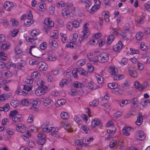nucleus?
<instances>
[{
    "mask_svg": "<svg viewBox=\"0 0 150 150\" xmlns=\"http://www.w3.org/2000/svg\"><path fill=\"white\" fill-rule=\"evenodd\" d=\"M73 86L75 88H81L84 86V85L83 83L79 81H75L73 83Z\"/></svg>",
    "mask_w": 150,
    "mask_h": 150,
    "instance_id": "nucleus-17",
    "label": "nucleus"
},
{
    "mask_svg": "<svg viewBox=\"0 0 150 150\" xmlns=\"http://www.w3.org/2000/svg\"><path fill=\"white\" fill-rule=\"evenodd\" d=\"M29 63L30 65H34L35 64H38L39 62L37 60L34 59H31L29 61Z\"/></svg>",
    "mask_w": 150,
    "mask_h": 150,
    "instance_id": "nucleus-64",
    "label": "nucleus"
},
{
    "mask_svg": "<svg viewBox=\"0 0 150 150\" xmlns=\"http://www.w3.org/2000/svg\"><path fill=\"white\" fill-rule=\"evenodd\" d=\"M123 46L122 42L120 40H119L117 44L113 46V50L115 52H118L122 49Z\"/></svg>",
    "mask_w": 150,
    "mask_h": 150,
    "instance_id": "nucleus-12",
    "label": "nucleus"
},
{
    "mask_svg": "<svg viewBox=\"0 0 150 150\" xmlns=\"http://www.w3.org/2000/svg\"><path fill=\"white\" fill-rule=\"evenodd\" d=\"M108 86L111 89H114L117 88V84L115 83H109L108 84Z\"/></svg>",
    "mask_w": 150,
    "mask_h": 150,
    "instance_id": "nucleus-42",
    "label": "nucleus"
},
{
    "mask_svg": "<svg viewBox=\"0 0 150 150\" xmlns=\"http://www.w3.org/2000/svg\"><path fill=\"white\" fill-rule=\"evenodd\" d=\"M32 86L30 85H24L23 88V92L25 93H28L30 91L32 90Z\"/></svg>",
    "mask_w": 150,
    "mask_h": 150,
    "instance_id": "nucleus-21",
    "label": "nucleus"
},
{
    "mask_svg": "<svg viewBox=\"0 0 150 150\" xmlns=\"http://www.w3.org/2000/svg\"><path fill=\"white\" fill-rule=\"evenodd\" d=\"M11 104L14 108L16 107L18 105L17 100H12L11 102Z\"/></svg>",
    "mask_w": 150,
    "mask_h": 150,
    "instance_id": "nucleus-57",
    "label": "nucleus"
},
{
    "mask_svg": "<svg viewBox=\"0 0 150 150\" xmlns=\"http://www.w3.org/2000/svg\"><path fill=\"white\" fill-rule=\"evenodd\" d=\"M109 72L111 75L115 76L117 74L118 72L117 70L114 67H111L109 69Z\"/></svg>",
    "mask_w": 150,
    "mask_h": 150,
    "instance_id": "nucleus-32",
    "label": "nucleus"
},
{
    "mask_svg": "<svg viewBox=\"0 0 150 150\" xmlns=\"http://www.w3.org/2000/svg\"><path fill=\"white\" fill-rule=\"evenodd\" d=\"M70 13V10L66 8H64L61 12L62 16L64 18H67L69 17Z\"/></svg>",
    "mask_w": 150,
    "mask_h": 150,
    "instance_id": "nucleus-13",
    "label": "nucleus"
},
{
    "mask_svg": "<svg viewBox=\"0 0 150 150\" xmlns=\"http://www.w3.org/2000/svg\"><path fill=\"white\" fill-rule=\"evenodd\" d=\"M95 77L96 78L98 83L99 84H101L103 81V78L100 75L96 74L95 75Z\"/></svg>",
    "mask_w": 150,
    "mask_h": 150,
    "instance_id": "nucleus-34",
    "label": "nucleus"
},
{
    "mask_svg": "<svg viewBox=\"0 0 150 150\" xmlns=\"http://www.w3.org/2000/svg\"><path fill=\"white\" fill-rule=\"evenodd\" d=\"M44 103L45 105L47 107H50L52 105V101L49 98H45L44 100Z\"/></svg>",
    "mask_w": 150,
    "mask_h": 150,
    "instance_id": "nucleus-19",
    "label": "nucleus"
},
{
    "mask_svg": "<svg viewBox=\"0 0 150 150\" xmlns=\"http://www.w3.org/2000/svg\"><path fill=\"white\" fill-rule=\"evenodd\" d=\"M129 73L131 76L134 77H136L137 76V74L136 71L135 70H129Z\"/></svg>",
    "mask_w": 150,
    "mask_h": 150,
    "instance_id": "nucleus-52",
    "label": "nucleus"
},
{
    "mask_svg": "<svg viewBox=\"0 0 150 150\" xmlns=\"http://www.w3.org/2000/svg\"><path fill=\"white\" fill-rule=\"evenodd\" d=\"M33 19L26 18L24 21V24L27 27L33 23Z\"/></svg>",
    "mask_w": 150,
    "mask_h": 150,
    "instance_id": "nucleus-27",
    "label": "nucleus"
},
{
    "mask_svg": "<svg viewBox=\"0 0 150 150\" xmlns=\"http://www.w3.org/2000/svg\"><path fill=\"white\" fill-rule=\"evenodd\" d=\"M51 37L55 39H57L59 38L58 33L57 30L52 31L50 34Z\"/></svg>",
    "mask_w": 150,
    "mask_h": 150,
    "instance_id": "nucleus-23",
    "label": "nucleus"
},
{
    "mask_svg": "<svg viewBox=\"0 0 150 150\" xmlns=\"http://www.w3.org/2000/svg\"><path fill=\"white\" fill-rule=\"evenodd\" d=\"M21 103L23 105L25 106H28L29 104V102L27 99L22 100Z\"/></svg>",
    "mask_w": 150,
    "mask_h": 150,
    "instance_id": "nucleus-59",
    "label": "nucleus"
},
{
    "mask_svg": "<svg viewBox=\"0 0 150 150\" xmlns=\"http://www.w3.org/2000/svg\"><path fill=\"white\" fill-rule=\"evenodd\" d=\"M40 76V74L39 72L37 71H34L31 74V77L32 79H38Z\"/></svg>",
    "mask_w": 150,
    "mask_h": 150,
    "instance_id": "nucleus-25",
    "label": "nucleus"
},
{
    "mask_svg": "<svg viewBox=\"0 0 150 150\" xmlns=\"http://www.w3.org/2000/svg\"><path fill=\"white\" fill-rule=\"evenodd\" d=\"M66 102V100L64 99H61L58 100L57 103L58 105L59 106H61L65 104Z\"/></svg>",
    "mask_w": 150,
    "mask_h": 150,
    "instance_id": "nucleus-53",
    "label": "nucleus"
},
{
    "mask_svg": "<svg viewBox=\"0 0 150 150\" xmlns=\"http://www.w3.org/2000/svg\"><path fill=\"white\" fill-rule=\"evenodd\" d=\"M81 131L83 133L88 134L89 131V129L86 126L82 125L81 128Z\"/></svg>",
    "mask_w": 150,
    "mask_h": 150,
    "instance_id": "nucleus-35",
    "label": "nucleus"
},
{
    "mask_svg": "<svg viewBox=\"0 0 150 150\" xmlns=\"http://www.w3.org/2000/svg\"><path fill=\"white\" fill-rule=\"evenodd\" d=\"M57 59V57L53 54H48L46 58V60L48 61H55Z\"/></svg>",
    "mask_w": 150,
    "mask_h": 150,
    "instance_id": "nucleus-18",
    "label": "nucleus"
},
{
    "mask_svg": "<svg viewBox=\"0 0 150 150\" xmlns=\"http://www.w3.org/2000/svg\"><path fill=\"white\" fill-rule=\"evenodd\" d=\"M37 8L39 11H45L46 9V4L43 3H38L37 5Z\"/></svg>",
    "mask_w": 150,
    "mask_h": 150,
    "instance_id": "nucleus-15",
    "label": "nucleus"
},
{
    "mask_svg": "<svg viewBox=\"0 0 150 150\" xmlns=\"http://www.w3.org/2000/svg\"><path fill=\"white\" fill-rule=\"evenodd\" d=\"M86 61L85 59H81L77 62L76 65L78 66L81 67L84 65Z\"/></svg>",
    "mask_w": 150,
    "mask_h": 150,
    "instance_id": "nucleus-39",
    "label": "nucleus"
},
{
    "mask_svg": "<svg viewBox=\"0 0 150 150\" xmlns=\"http://www.w3.org/2000/svg\"><path fill=\"white\" fill-rule=\"evenodd\" d=\"M49 11L50 14H53L55 12V6L53 5H52L49 8Z\"/></svg>",
    "mask_w": 150,
    "mask_h": 150,
    "instance_id": "nucleus-47",
    "label": "nucleus"
},
{
    "mask_svg": "<svg viewBox=\"0 0 150 150\" xmlns=\"http://www.w3.org/2000/svg\"><path fill=\"white\" fill-rule=\"evenodd\" d=\"M38 138L39 140L38 144L41 145H43L46 142L45 136L42 134L40 133L38 135Z\"/></svg>",
    "mask_w": 150,
    "mask_h": 150,
    "instance_id": "nucleus-5",
    "label": "nucleus"
},
{
    "mask_svg": "<svg viewBox=\"0 0 150 150\" xmlns=\"http://www.w3.org/2000/svg\"><path fill=\"white\" fill-rule=\"evenodd\" d=\"M14 4L9 1L5 2L4 4V7L6 10L8 11H10L13 8Z\"/></svg>",
    "mask_w": 150,
    "mask_h": 150,
    "instance_id": "nucleus-4",
    "label": "nucleus"
},
{
    "mask_svg": "<svg viewBox=\"0 0 150 150\" xmlns=\"http://www.w3.org/2000/svg\"><path fill=\"white\" fill-rule=\"evenodd\" d=\"M37 84L39 88H44V86H45L44 82L42 80H38L37 81Z\"/></svg>",
    "mask_w": 150,
    "mask_h": 150,
    "instance_id": "nucleus-58",
    "label": "nucleus"
},
{
    "mask_svg": "<svg viewBox=\"0 0 150 150\" xmlns=\"http://www.w3.org/2000/svg\"><path fill=\"white\" fill-rule=\"evenodd\" d=\"M52 128L50 126V123L47 122L44 124L42 126V129L44 132H49L52 130Z\"/></svg>",
    "mask_w": 150,
    "mask_h": 150,
    "instance_id": "nucleus-7",
    "label": "nucleus"
},
{
    "mask_svg": "<svg viewBox=\"0 0 150 150\" xmlns=\"http://www.w3.org/2000/svg\"><path fill=\"white\" fill-rule=\"evenodd\" d=\"M18 112L16 110L11 111L9 114V117L11 119H12L16 116V115L18 114Z\"/></svg>",
    "mask_w": 150,
    "mask_h": 150,
    "instance_id": "nucleus-30",
    "label": "nucleus"
},
{
    "mask_svg": "<svg viewBox=\"0 0 150 150\" xmlns=\"http://www.w3.org/2000/svg\"><path fill=\"white\" fill-rule=\"evenodd\" d=\"M37 67L41 71H46L48 68L47 65L43 62H39L37 65Z\"/></svg>",
    "mask_w": 150,
    "mask_h": 150,
    "instance_id": "nucleus-6",
    "label": "nucleus"
},
{
    "mask_svg": "<svg viewBox=\"0 0 150 150\" xmlns=\"http://www.w3.org/2000/svg\"><path fill=\"white\" fill-rule=\"evenodd\" d=\"M60 116L64 120H67L69 117V114L67 112H62L60 114Z\"/></svg>",
    "mask_w": 150,
    "mask_h": 150,
    "instance_id": "nucleus-26",
    "label": "nucleus"
},
{
    "mask_svg": "<svg viewBox=\"0 0 150 150\" xmlns=\"http://www.w3.org/2000/svg\"><path fill=\"white\" fill-rule=\"evenodd\" d=\"M7 54L3 52H0V58L3 61H5L7 59Z\"/></svg>",
    "mask_w": 150,
    "mask_h": 150,
    "instance_id": "nucleus-38",
    "label": "nucleus"
},
{
    "mask_svg": "<svg viewBox=\"0 0 150 150\" xmlns=\"http://www.w3.org/2000/svg\"><path fill=\"white\" fill-rule=\"evenodd\" d=\"M12 120L16 123V124L19 125L21 122V118L20 117L16 116L11 119Z\"/></svg>",
    "mask_w": 150,
    "mask_h": 150,
    "instance_id": "nucleus-28",
    "label": "nucleus"
},
{
    "mask_svg": "<svg viewBox=\"0 0 150 150\" xmlns=\"http://www.w3.org/2000/svg\"><path fill=\"white\" fill-rule=\"evenodd\" d=\"M82 33L83 34V37L85 38H87L90 34L89 30H83Z\"/></svg>",
    "mask_w": 150,
    "mask_h": 150,
    "instance_id": "nucleus-48",
    "label": "nucleus"
},
{
    "mask_svg": "<svg viewBox=\"0 0 150 150\" xmlns=\"http://www.w3.org/2000/svg\"><path fill=\"white\" fill-rule=\"evenodd\" d=\"M69 84V81L66 79H62L59 83V86L60 87H63L64 85H67Z\"/></svg>",
    "mask_w": 150,
    "mask_h": 150,
    "instance_id": "nucleus-37",
    "label": "nucleus"
},
{
    "mask_svg": "<svg viewBox=\"0 0 150 150\" xmlns=\"http://www.w3.org/2000/svg\"><path fill=\"white\" fill-rule=\"evenodd\" d=\"M15 54L16 55H21L22 53V50L18 47H16L15 48Z\"/></svg>",
    "mask_w": 150,
    "mask_h": 150,
    "instance_id": "nucleus-41",
    "label": "nucleus"
},
{
    "mask_svg": "<svg viewBox=\"0 0 150 150\" xmlns=\"http://www.w3.org/2000/svg\"><path fill=\"white\" fill-rule=\"evenodd\" d=\"M10 108L8 103H6L3 107H0V111H4V112H7L9 111Z\"/></svg>",
    "mask_w": 150,
    "mask_h": 150,
    "instance_id": "nucleus-20",
    "label": "nucleus"
},
{
    "mask_svg": "<svg viewBox=\"0 0 150 150\" xmlns=\"http://www.w3.org/2000/svg\"><path fill=\"white\" fill-rule=\"evenodd\" d=\"M98 56H96L92 59L91 62L93 64H96L97 62H99Z\"/></svg>",
    "mask_w": 150,
    "mask_h": 150,
    "instance_id": "nucleus-45",
    "label": "nucleus"
},
{
    "mask_svg": "<svg viewBox=\"0 0 150 150\" xmlns=\"http://www.w3.org/2000/svg\"><path fill=\"white\" fill-rule=\"evenodd\" d=\"M10 45L8 42L6 41L0 45V49L2 50L7 51L10 48Z\"/></svg>",
    "mask_w": 150,
    "mask_h": 150,
    "instance_id": "nucleus-9",
    "label": "nucleus"
},
{
    "mask_svg": "<svg viewBox=\"0 0 150 150\" xmlns=\"http://www.w3.org/2000/svg\"><path fill=\"white\" fill-rule=\"evenodd\" d=\"M142 118L141 116L138 117L137 121L135 122L136 125H140L142 123Z\"/></svg>",
    "mask_w": 150,
    "mask_h": 150,
    "instance_id": "nucleus-60",
    "label": "nucleus"
},
{
    "mask_svg": "<svg viewBox=\"0 0 150 150\" xmlns=\"http://www.w3.org/2000/svg\"><path fill=\"white\" fill-rule=\"evenodd\" d=\"M144 36L143 33L140 31L137 33L136 35V39L137 40H139L142 39Z\"/></svg>",
    "mask_w": 150,
    "mask_h": 150,
    "instance_id": "nucleus-43",
    "label": "nucleus"
},
{
    "mask_svg": "<svg viewBox=\"0 0 150 150\" xmlns=\"http://www.w3.org/2000/svg\"><path fill=\"white\" fill-rule=\"evenodd\" d=\"M138 69L139 70H141L144 68V66L143 64L141 63L140 62H138L137 63Z\"/></svg>",
    "mask_w": 150,
    "mask_h": 150,
    "instance_id": "nucleus-61",
    "label": "nucleus"
},
{
    "mask_svg": "<svg viewBox=\"0 0 150 150\" xmlns=\"http://www.w3.org/2000/svg\"><path fill=\"white\" fill-rule=\"evenodd\" d=\"M89 104L91 106H95L98 104V102L96 100H94L92 102H90Z\"/></svg>",
    "mask_w": 150,
    "mask_h": 150,
    "instance_id": "nucleus-62",
    "label": "nucleus"
},
{
    "mask_svg": "<svg viewBox=\"0 0 150 150\" xmlns=\"http://www.w3.org/2000/svg\"><path fill=\"white\" fill-rule=\"evenodd\" d=\"M16 129L18 132L23 133L25 132L26 128L23 124L20 123L16 125Z\"/></svg>",
    "mask_w": 150,
    "mask_h": 150,
    "instance_id": "nucleus-11",
    "label": "nucleus"
},
{
    "mask_svg": "<svg viewBox=\"0 0 150 150\" xmlns=\"http://www.w3.org/2000/svg\"><path fill=\"white\" fill-rule=\"evenodd\" d=\"M131 104L132 107L137 108L138 107V101L137 98H134L131 100Z\"/></svg>",
    "mask_w": 150,
    "mask_h": 150,
    "instance_id": "nucleus-16",
    "label": "nucleus"
},
{
    "mask_svg": "<svg viewBox=\"0 0 150 150\" xmlns=\"http://www.w3.org/2000/svg\"><path fill=\"white\" fill-rule=\"evenodd\" d=\"M78 93V91L75 89H71L70 92V95L73 96H75L77 95Z\"/></svg>",
    "mask_w": 150,
    "mask_h": 150,
    "instance_id": "nucleus-55",
    "label": "nucleus"
},
{
    "mask_svg": "<svg viewBox=\"0 0 150 150\" xmlns=\"http://www.w3.org/2000/svg\"><path fill=\"white\" fill-rule=\"evenodd\" d=\"M135 87L139 91L142 90L145 88V87L142 86L138 82H136L134 84Z\"/></svg>",
    "mask_w": 150,
    "mask_h": 150,
    "instance_id": "nucleus-33",
    "label": "nucleus"
},
{
    "mask_svg": "<svg viewBox=\"0 0 150 150\" xmlns=\"http://www.w3.org/2000/svg\"><path fill=\"white\" fill-rule=\"evenodd\" d=\"M76 47V44L72 42H68L66 45V47L67 48H70L71 49L74 48Z\"/></svg>",
    "mask_w": 150,
    "mask_h": 150,
    "instance_id": "nucleus-40",
    "label": "nucleus"
},
{
    "mask_svg": "<svg viewBox=\"0 0 150 150\" xmlns=\"http://www.w3.org/2000/svg\"><path fill=\"white\" fill-rule=\"evenodd\" d=\"M98 56L99 62L100 63H105L107 62L109 59L108 54L106 52H102Z\"/></svg>",
    "mask_w": 150,
    "mask_h": 150,
    "instance_id": "nucleus-1",
    "label": "nucleus"
},
{
    "mask_svg": "<svg viewBox=\"0 0 150 150\" xmlns=\"http://www.w3.org/2000/svg\"><path fill=\"white\" fill-rule=\"evenodd\" d=\"M115 39V37L113 35H110L107 38V43L110 45Z\"/></svg>",
    "mask_w": 150,
    "mask_h": 150,
    "instance_id": "nucleus-36",
    "label": "nucleus"
},
{
    "mask_svg": "<svg viewBox=\"0 0 150 150\" xmlns=\"http://www.w3.org/2000/svg\"><path fill=\"white\" fill-rule=\"evenodd\" d=\"M102 124L100 120L95 118L92 122L91 126L93 128H94L99 125L101 127L102 126Z\"/></svg>",
    "mask_w": 150,
    "mask_h": 150,
    "instance_id": "nucleus-8",
    "label": "nucleus"
},
{
    "mask_svg": "<svg viewBox=\"0 0 150 150\" xmlns=\"http://www.w3.org/2000/svg\"><path fill=\"white\" fill-rule=\"evenodd\" d=\"M117 144V141L116 140H113L110 143L109 146L110 148H112L115 147Z\"/></svg>",
    "mask_w": 150,
    "mask_h": 150,
    "instance_id": "nucleus-54",
    "label": "nucleus"
},
{
    "mask_svg": "<svg viewBox=\"0 0 150 150\" xmlns=\"http://www.w3.org/2000/svg\"><path fill=\"white\" fill-rule=\"evenodd\" d=\"M137 137L139 140H144L145 138V134L142 130H139L137 131Z\"/></svg>",
    "mask_w": 150,
    "mask_h": 150,
    "instance_id": "nucleus-14",
    "label": "nucleus"
},
{
    "mask_svg": "<svg viewBox=\"0 0 150 150\" xmlns=\"http://www.w3.org/2000/svg\"><path fill=\"white\" fill-rule=\"evenodd\" d=\"M78 35L76 33H74L73 35L70 36V40L72 42H75L78 38Z\"/></svg>",
    "mask_w": 150,
    "mask_h": 150,
    "instance_id": "nucleus-50",
    "label": "nucleus"
},
{
    "mask_svg": "<svg viewBox=\"0 0 150 150\" xmlns=\"http://www.w3.org/2000/svg\"><path fill=\"white\" fill-rule=\"evenodd\" d=\"M40 51V50L37 47L35 46H30L29 53L31 55L35 57V55H37Z\"/></svg>",
    "mask_w": 150,
    "mask_h": 150,
    "instance_id": "nucleus-2",
    "label": "nucleus"
},
{
    "mask_svg": "<svg viewBox=\"0 0 150 150\" xmlns=\"http://www.w3.org/2000/svg\"><path fill=\"white\" fill-rule=\"evenodd\" d=\"M47 43L45 42H43L40 45V48L42 50H45L47 47Z\"/></svg>",
    "mask_w": 150,
    "mask_h": 150,
    "instance_id": "nucleus-49",
    "label": "nucleus"
},
{
    "mask_svg": "<svg viewBox=\"0 0 150 150\" xmlns=\"http://www.w3.org/2000/svg\"><path fill=\"white\" fill-rule=\"evenodd\" d=\"M5 76L7 78H11L12 76V74L11 73L10 71H8L4 73Z\"/></svg>",
    "mask_w": 150,
    "mask_h": 150,
    "instance_id": "nucleus-63",
    "label": "nucleus"
},
{
    "mask_svg": "<svg viewBox=\"0 0 150 150\" xmlns=\"http://www.w3.org/2000/svg\"><path fill=\"white\" fill-rule=\"evenodd\" d=\"M89 88L91 90H95L98 88V86L95 83L92 82H89L88 83Z\"/></svg>",
    "mask_w": 150,
    "mask_h": 150,
    "instance_id": "nucleus-29",
    "label": "nucleus"
},
{
    "mask_svg": "<svg viewBox=\"0 0 150 150\" xmlns=\"http://www.w3.org/2000/svg\"><path fill=\"white\" fill-rule=\"evenodd\" d=\"M145 44V43L143 42L141 43L140 49L143 51H146L147 49V47Z\"/></svg>",
    "mask_w": 150,
    "mask_h": 150,
    "instance_id": "nucleus-51",
    "label": "nucleus"
},
{
    "mask_svg": "<svg viewBox=\"0 0 150 150\" xmlns=\"http://www.w3.org/2000/svg\"><path fill=\"white\" fill-rule=\"evenodd\" d=\"M124 78V76L123 75L121 74H119L117 75H116L114 76L113 79L115 80H119L120 79H122Z\"/></svg>",
    "mask_w": 150,
    "mask_h": 150,
    "instance_id": "nucleus-56",
    "label": "nucleus"
},
{
    "mask_svg": "<svg viewBox=\"0 0 150 150\" xmlns=\"http://www.w3.org/2000/svg\"><path fill=\"white\" fill-rule=\"evenodd\" d=\"M44 22L46 26L48 27H53L54 25V21H52L50 18H46L44 20Z\"/></svg>",
    "mask_w": 150,
    "mask_h": 150,
    "instance_id": "nucleus-10",
    "label": "nucleus"
},
{
    "mask_svg": "<svg viewBox=\"0 0 150 150\" xmlns=\"http://www.w3.org/2000/svg\"><path fill=\"white\" fill-rule=\"evenodd\" d=\"M10 22L13 26H16L18 24V21L13 18H11Z\"/></svg>",
    "mask_w": 150,
    "mask_h": 150,
    "instance_id": "nucleus-46",
    "label": "nucleus"
},
{
    "mask_svg": "<svg viewBox=\"0 0 150 150\" xmlns=\"http://www.w3.org/2000/svg\"><path fill=\"white\" fill-rule=\"evenodd\" d=\"M74 144L76 145L80 146H86L87 144H85L83 142V140L79 139L76 140L74 142Z\"/></svg>",
    "mask_w": 150,
    "mask_h": 150,
    "instance_id": "nucleus-24",
    "label": "nucleus"
},
{
    "mask_svg": "<svg viewBox=\"0 0 150 150\" xmlns=\"http://www.w3.org/2000/svg\"><path fill=\"white\" fill-rule=\"evenodd\" d=\"M38 100H33L31 103L32 106L31 108L32 110H34L35 111L36 110H37L36 106L38 104Z\"/></svg>",
    "mask_w": 150,
    "mask_h": 150,
    "instance_id": "nucleus-31",
    "label": "nucleus"
},
{
    "mask_svg": "<svg viewBox=\"0 0 150 150\" xmlns=\"http://www.w3.org/2000/svg\"><path fill=\"white\" fill-rule=\"evenodd\" d=\"M49 45L54 47H57L58 46V43L57 41L52 39L49 41Z\"/></svg>",
    "mask_w": 150,
    "mask_h": 150,
    "instance_id": "nucleus-22",
    "label": "nucleus"
},
{
    "mask_svg": "<svg viewBox=\"0 0 150 150\" xmlns=\"http://www.w3.org/2000/svg\"><path fill=\"white\" fill-rule=\"evenodd\" d=\"M47 89V88L46 86H44V88H38L35 91V93L38 96H40L45 93Z\"/></svg>",
    "mask_w": 150,
    "mask_h": 150,
    "instance_id": "nucleus-3",
    "label": "nucleus"
},
{
    "mask_svg": "<svg viewBox=\"0 0 150 150\" xmlns=\"http://www.w3.org/2000/svg\"><path fill=\"white\" fill-rule=\"evenodd\" d=\"M16 67V66L14 63H9L8 64H6V68L7 69H9L11 67L15 68Z\"/></svg>",
    "mask_w": 150,
    "mask_h": 150,
    "instance_id": "nucleus-44",
    "label": "nucleus"
}]
</instances>
